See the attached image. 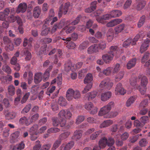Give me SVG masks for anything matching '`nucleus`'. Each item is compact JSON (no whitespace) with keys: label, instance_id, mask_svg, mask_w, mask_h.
<instances>
[{"label":"nucleus","instance_id":"f257e3e1","mask_svg":"<svg viewBox=\"0 0 150 150\" xmlns=\"http://www.w3.org/2000/svg\"><path fill=\"white\" fill-rule=\"evenodd\" d=\"M122 11L118 10H114L112 11L110 14H106L101 16H98L96 17V20L97 21L102 24H104V20L109 19L111 18H115L118 17L122 15Z\"/></svg>","mask_w":150,"mask_h":150},{"label":"nucleus","instance_id":"f03ea898","mask_svg":"<svg viewBox=\"0 0 150 150\" xmlns=\"http://www.w3.org/2000/svg\"><path fill=\"white\" fill-rule=\"evenodd\" d=\"M71 116L72 114L70 111L64 110H61L58 114L59 118L61 120L60 126L61 127H64L66 122V119H69Z\"/></svg>","mask_w":150,"mask_h":150},{"label":"nucleus","instance_id":"7ed1b4c3","mask_svg":"<svg viewBox=\"0 0 150 150\" xmlns=\"http://www.w3.org/2000/svg\"><path fill=\"white\" fill-rule=\"evenodd\" d=\"M140 37V36L139 35L137 34L136 35L133 39H132L131 38H128L123 42L122 44L123 47L127 48L130 45H131L132 46L135 45L136 44L137 42L138 41Z\"/></svg>","mask_w":150,"mask_h":150},{"label":"nucleus","instance_id":"20e7f679","mask_svg":"<svg viewBox=\"0 0 150 150\" xmlns=\"http://www.w3.org/2000/svg\"><path fill=\"white\" fill-rule=\"evenodd\" d=\"M113 83L109 79H107L102 81L100 83L99 86L105 89H109L112 86Z\"/></svg>","mask_w":150,"mask_h":150},{"label":"nucleus","instance_id":"39448f33","mask_svg":"<svg viewBox=\"0 0 150 150\" xmlns=\"http://www.w3.org/2000/svg\"><path fill=\"white\" fill-rule=\"evenodd\" d=\"M114 56V54L112 52H108L102 55V58L105 63L109 64L112 60Z\"/></svg>","mask_w":150,"mask_h":150},{"label":"nucleus","instance_id":"423d86ee","mask_svg":"<svg viewBox=\"0 0 150 150\" xmlns=\"http://www.w3.org/2000/svg\"><path fill=\"white\" fill-rule=\"evenodd\" d=\"M126 93L121 83H119L116 85L115 90V94L124 95Z\"/></svg>","mask_w":150,"mask_h":150},{"label":"nucleus","instance_id":"0eeeda50","mask_svg":"<svg viewBox=\"0 0 150 150\" xmlns=\"http://www.w3.org/2000/svg\"><path fill=\"white\" fill-rule=\"evenodd\" d=\"M85 108L88 110L92 109L90 112L91 114H95L96 113L97 111V108L94 106L93 103L91 102L88 103L86 104Z\"/></svg>","mask_w":150,"mask_h":150},{"label":"nucleus","instance_id":"6e6552de","mask_svg":"<svg viewBox=\"0 0 150 150\" xmlns=\"http://www.w3.org/2000/svg\"><path fill=\"white\" fill-rule=\"evenodd\" d=\"M138 78L139 79H141L142 86L146 87L148 82V79L146 77L142 74H140Z\"/></svg>","mask_w":150,"mask_h":150},{"label":"nucleus","instance_id":"1a4fd4ad","mask_svg":"<svg viewBox=\"0 0 150 150\" xmlns=\"http://www.w3.org/2000/svg\"><path fill=\"white\" fill-rule=\"evenodd\" d=\"M42 74L41 72H37L35 74L34 76V82L36 84L40 83L42 80Z\"/></svg>","mask_w":150,"mask_h":150},{"label":"nucleus","instance_id":"9d476101","mask_svg":"<svg viewBox=\"0 0 150 150\" xmlns=\"http://www.w3.org/2000/svg\"><path fill=\"white\" fill-rule=\"evenodd\" d=\"M22 56L25 57V59L26 61H29L31 58V54L29 51L26 49L23 50L21 52Z\"/></svg>","mask_w":150,"mask_h":150},{"label":"nucleus","instance_id":"9b49d317","mask_svg":"<svg viewBox=\"0 0 150 150\" xmlns=\"http://www.w3.org/2000/svg\"><path fill=\"white\" fill-rule=\"evenodd\" d=\"M122 21L121 19H116L108 23L106 26L109 27H112L121 23Z\"/></svg>","mask_w":150,"mask_h":150},{"label":"nucleus","instance_id":"f8f14e48","mask_svg":"<svg viewBox=\"0 0 150 150\" xmlns=\"http://www.w3.org/2000/svg\"><path fill=\"white\" fill-rule=\"evenodd\" d=\"M112 96V93L110 91H108L102 93L101 95L100 99L103 101H105L110 99Z\"/></svg>","mask_w":150,"mask_h":150},{"label":"nucleus","instance_id":"ddd939ff","mask_svg":"<svg viewBox=\"0 0 150 150\" xmlns=\"http://www.w3.org/2000/svg\"><path fill=\"white\" fill-rule=\"evenodd\" d=\"M149 39H147L142 44L140 48V52L141 53H143L147 49L149 45Z\"/></svg>","mask_w":150,"mask_h":150},{"label":"nucleus","instance_id":"4468645a","mask_svg":"<svg viewBox=\"0 0 150 150\" xmlns=\"http://www.w3.org/2000/svg\"><path fill=\"white\" fill-rule=\"evenodd\" d=\"M27 8V5L26 3H21L18 5L16 12L18 13L20 12L24 13L25 11Z\"/></svg>","mask_w":150,"mask_h":150},{"label":"nucleus","instance_id":"2eb2a0df","mask_svg":"<svg viewBox=\"0 0 150 150\" xmlns=\"http://www.w3.org/2000/svg\"><path fill=\"white\" fill-rule=\"evenodd\" d=\"M25 146L24 141H22L20 143L13 146L11 148V150H22Z\"/></svg>","mask_w":150,"mask_h":150},{"label":"nucleus","instance_id":"dca6fc26","mask_svg":"<svg viewBox=\"0 0 150 150\" xmlns=\"http://www.w3.org/2000/svg\"><path fill=\"white\" fill-rule=\"evenodd\" d=\"M74 145V142L71 141L67 144L65 146L62 144L60 147L61 150H70Z\"/></svg>","mask_w":150,"mask_h":150},{"label":"nucleus","instance_id":"f3484780","mask_svg":"<svg viewBox=\"0 0 150 150\" xmlns=\"http://www.w3.org/2000/svg\"><path fill=\"white\" fill-rule=\"evenodd\" d=\"M98 51V50L96 44L90 46L87 50L88 53L91 54Z\"/></svg>","mask_w":150,"mask_h":150},{"label":"nucleus","instance_id":"a211bd4d","mask_svg":"<svg viewBox=\"0 0 150 150\" xmlns=\"http://www.w3.org/2000/svg\"><path fill=\"white\" fill-rule=\"evenodd\" d=\"M114 35L113 30L112 28H110L107 33V39L108 42H111L113 39Z\"/></svg>","mask_w":150,"mask_h":150},{"label":"nucleus","instance_id":"6ab92c4d","mask_svg":"<svg viewBox=\"0 0 150 150\" xmlns=\"http://www.w3.org/2000/svg\"><path fill=\"white\" fill-rule=\"evenodd\" d=\"M110 110L105 106L101 108L98 113V115L100 116H102L104 115H107L109 114Z\"/></svg>","mask_w":150,"mask_h":150},{"label":"nucleus","instance_id":"aec40b11","mask_svg":"<svg viewBox=\"0 0 150 150\" xmlns=\"http://www.w3.org/2000/svg\"><path fill=\"white\" fill-rule=\"evenodd\" d=\"M93 78L92 74L89 73L88 74L84 80V82L85 84H92Z\"/></svg>","mask_w":150,"mask_h":150},{"label":"nucleus","instance_id":"412c9836","mask_svg":"<svg viewBox=\"0 0 150 150\" xmlns=\"http://www.w3.org/2000/svg\"><path fill=\"white\" fill-rule=\"evenodd\" d=\"M70 4L69 2L65 3L62 4L60 7V10H62L63 11V13L64 15L66 14L68 11L69 8Z\"/></svg>","mask_w":150,"mask_h":150},{"label":"nucleus","instance_id":"4be33fe9","mask_svg":"<svg viewBox=\"0 0 150 150\" xmlns=\"http://www.w3.org/2000/svg\"><path fill=\"white\" fill-rule=\"evenodd\" d=\"M73 93V90L72 89L69 88L66 94V98L68 100H71L74 98Z\"/></svg>","mask_w":150,"mask_h":150},{"label":"nucleus","instance_id":"5701e85b","mask_svg":"<svg viewBox=\"0 0 150 150\" xmlns=\"http://www.w3.org/2000/svg\"><path fill=\"white\" fill-rule=\"evenodd\" d=\"M97 45L98 50L100 49L103 50L105 49L106 47V42L105 41L101 40Z\"/></svg>","mask_w":150,"mask_h":150},{"label":"nucleus","instance_id":"b1692460","mask_svg":"<svg viewBox=\"0 0 150 150\" xmlns=\"http://www.w3.org/2000/svg\"><path fill=\"white\" fill-rule=\"evenodd\" d=\"M48 52V48L47 47V45H44L40 48L38 54L39 55H40L42 54H46Z\"/></svg>","mask_w":150,"mask_h":150},{"label":"nucleus","instance_id":"393cba45","mask_svg":"<svg viewBox=\"0 0 150 150\" xmlns=\"http://www.w3.org/2000/svg\"><path fill=\"white\" fill-rule=\"evenodd\" d=\"M137 98V96H132L129 97L127 100L126 103L127 106L128 107L130 106L134 102Z\"/></svg>","mask_w":150,"mask_h":150},{"label":"nucleus","instance_id":"a878e982","mask_svg":"<svg viewBox=\"0 0 150 150\" xmlns=\"http://www.w3.org/2000/svg\"><path fill=\"white\" fill-rule=\"evenodd\" d=\"M113 123V121L110 120H108L104 121L100 125V127L101 128L108 127Z\"/></svg>","mask_w":150,"mask_h":150},{"label":"nucleus","instance_id":"bb28decb","mask_svg":"<svg viewBox=\"0 0 150 150\" xmlns=\"http://www.w3.org/2000/svg\"><path fill=\"white\" fill-rule=\"evenodd\" d=\"M19 122L20 124H24L26 126H28L31 124L28 119L25 116L21 117L19 120Z\"/></svg>","mask_w":150,"mask_h":150},{"label":"nucleus","instance_id":"cd10ccee","mask_svg":"<svg viewBox=\"0 0 150 150\" xmlns=\"http://www.w3.org/2000/svg\"><path fill=\"white\" fill-rule=\"evenodd\" d=\"M97 94V92L95 91L88 93L86 95L88 100V101L92 100L96 96Z\"/></svg>","mask_w":150,"mask_h":150},{"label":"nucleus","instance_id":"c85d7f7f","mask_svg":"<svg viewBox=\"0 0 150 150\" xmlns=\"http://www.w3.org/2000/svg\"><path fill=\"white\" fill-rule=\"evenodd\" d=\"M82 134V132L81 131L76 130L74 133L73 138L77 140L81 138Z\"/></svg>","mask_w":150,"mask_h":150},{"label":"nucleus","instance_id":"c756f323","mask_svg":"<svg viewBox=\"0 0 150 150\" xmlns=\"http://www.w3.org/2000/svg\"><path fill=\"white\" fill-rule=\"evenodd\" d=\"M5 114L6 118L8 120L13 119L16 116V113L13 112H5Z\"/></svg>","mask_w":150,"mask_h":150},{"label":"nucleus","instance_id":"7c9ffc66","mask_svg":"<svg viewBox=\"0 0 150 150\" xmlns=\"http://www.w3.org/2000/svg\"><path fill=\"white\" fill-rule=\"evenodd\" d=\"M107 139L105 137L102 138L99 141V145L102 148H105L107 145Z\"/></svg>","mask_w":150,"mask_h":150},{"label":"nucleus","instance_id":"2f4dec72","mask_svg":"<svg viewBox=\"0 0 150 150\" xmlns=\"http://www.w3.org/2000/svg\"><path fill=\"white\" fill-rule=\"evenodd\" d=\"M136 59L134 58L129 61L127 63V69H130L134 66L136 64Z\"/></svg>","mask_w":150,"mask_h":150},{"label":"nucleus","instance_id":"473e14b6","mask_svg":"<svg viewBox=\"0 0 150 150\" xmlns=\"http://www.w3.org/2000/svg\"><path fill=\"white\" fill-rule=\"evenodd\" d=\"M40 13L41 8L39 6H36L34 8L33 12V16L35 18H38Z\"/></svg>","mask_w":150,"mask_h":150},{"label":"nucleus","instance_id":"72a5a7b5","mask_svg":"<svg viewBox=\"0 0 150 150\" xmlns=\"http://www.w3.org/2000/svg\"><path fill=\"white\" fill-rule=\"evenodd\" d=\"M38 126L37 124L34 125L31 127L30 128L29 130L30 134H38L37 132Z\"/></svg>","mask_w":150,"mask_h":150},{"label":"nucleus","instance_id":"f704fd0d","mask_svg":"<svg viewBox=\"0 0 150 150\" xmlns=\"http://www.w3.org/2000/svg\"><path fill=\"white\" fill-rule=\"evenodd\" d=\"M70 134L69 132H66L62 133L59 136V140L61 141L65 139L68 137Z\"/></svg>","mask_w":150,"mask_h":150},{"label":"nucleus","instance_id":"c9c22d12","mask_svg":"<svg viewBox=\"0 0 150 150\" xmlns=\"http://www.w3.org/2000/svg\"><path fill=\"white\" fill-rule=\"evenodd\" d=\"M20 135V132L19 131H16L11 134V139L12 140V142H16L17 141V138Z\"/></svg>","mask_w":150,"mask_h":150},{"label":"nucleus","instance_id":"e433bc0d","mask_svg":"<svg viewBox=\"0 0 150 150\" xmlns=\"http://www.w3.org/2000/svg\"><path fill=\"white\" fill-rule=\"evenodd\" d=\"M8 94L11 96L14 95L15 93V87L12 85H11L8 87Z\"/></svg>","mask_w":150,"mask_h":150},{"label":"nucleus","instance_id":"4c0bfd02","mask_svg":"<svg viewBox=\"0 0 150 150\" xmlns=\"http://www.w3.org/2000/svg\"><path fill=\"white\" fill-rule=\"evenodd\" d=\"M125 27V25L124 24H122L120 25L115 27V33L118 34L123 30Z\"/></svg>","mask_w":150,"mask_h":150},{"label":"nucleus","instance_id":"58836bf2","mask_svg":"<svg viewBox=\"0 0 150 150\" xmlns=\"http://www.w3.org/2000/svg\"><path fill=\"white\" fill-rule=\"evenodd\" d=\"M137 78L135 77L132 78L130 80V85L134 87V89H137L138 88V86L137 84Z\"/></svg>","mask_w":150,"mask_h":150},{"label":"nucleus","instance_id":"ea45409f","mask_svg":"<svg viewBox=\"0 0 150 150\" xmlns=\"http://www.w3.org/2000/svg\"><path fill=\"white\" fill-rule=\"evenodd\" d=\"M50 31V28L49 27H45L44 26L43 30H42L41 35L42 36H45L47 35Z\"/></svg>","mask_w":150,"mask_h":150},{"label":"nucleus","instance_id":"a19ab883","mask_svg":"<svg viewBox=\"0 0 150 150\" xmlns=\"http://www.w3.org/2000/svg\"><path fill=\"white\" fill-rule=\"evenodd\" d=\"M124 72L121 71L117 74L115 77V81L117 82L120 81L123 77Z\"/></svg>","mask_w":150,"mask_h":150},{"label":"nucleus","instance_id":"79ce46f5","mask_svg":"<svg viewBox=\"0 0 150 150\" xmlns=\"http://www.w3.org/2000/svg\"><path fill=\"white\" fill-rule=\"evenodd\" d=\"M102 132V130H100L96 132L90 136V139L92 140L95 139Z\"/></svg>","mask_w":150,"mask_h":150},{"label":"nucleus","instance_id":"37998d69","mask_svg":"<svg viewBox=\"0 0 150 150\" xmlns=\"http://www.w3.org/2000/svg\"><path fill=\"white\" fill-rule=\"evenodd\" d=\"M72 64L70 61L66 62L65 64V70L67 72L69 71L71 68Z\"/></svg>","mask_w":150,"mask_h":150},{"label":"nucleus","instance_id":"c03bdc74","mask_svg":"<svg viewBox=\"0 0 150 150\" xmlns=\"http://www.w3.org/2000/svg\"><path fill=\"white\" fill-rule=\"evenodd\" d=\"M145 5V1H142L138 2L136 8L137 10H141L144 7Z\"/></svg>","mask_w":150,"mask_h":150},{"label":"nucleus","instance_id":"a18cd8bd","mask_svg":"<svg viewBox=\"0 0 150 150\" xmlns=\"http://www.w3.org/2000/svg\"><path fill=\"white\" fill-rule=\"evenodd\" d=\"M118 114V112L117 111L111 112L106 116H105L104 117L106 118L114 117L116 116Z\"/></svg>","mask_w":150,"mask_h":150},{"label":"nucleus","instance_id":"49530a36","mask_svg":"<svg viewBox=\"0 0 150 150\" xmlns=\"http://www.w3.org/2000/svg\"><path fill=\"white\" fill-rule=\"evenodd\" d=\"M58 104L61 106H64L67 104L65 99L62 97L59 98L58 100Z\"/></svg>","mask_w":150,"mask_h":150},{"label":"nucleus","instance_id":"de8ad7c7","mask_svg":"<svg viewBox=\"0 0 150 150\" xmlns=\"http://www.w3.org/2000/svg\"><path fill=\"white\" fill-rule=\"evenodd\" d=\"M60 130L58 128L52 127L47 130V132L48 134H51L54 133H57L59 132Z\"/></svg>","mask_w":150,"mask_h":150},{"label":"nucleus","instance_id":"09e8293b","mask_svg":"<svg viewBox=\"0 0 150 150\" xmlns=\"http://www.w3.org/2000/svg\"><path fill=\"white\" fill-rule=\"evenodd\" d=\"M112 69V67H108L103 71V73L106 76L109 75L111 74Z\"/></svg>","mask_w":150,"mask_h":150},{"label":"nucleus","instance_id":"8fccbe9b","mask_svg":"<svg viewBox=\"0 0 150 150\" xmlns=\"http://www.w3.org/2000/svg\"><path fill=\"white\" fill-rule=\"evenodd\" d=\"M145 20V16H142L140 18L138 23V26L140 28L144 24Z\"/></svg>","mask_w":150,"mask_h":150},{"label":"nucleus","instance_id":"3c124183","mask_svg":"<svg viewBox=\"0 0 150 150\" xmlns=\"http://www.w3.org/2000/svg\"><path fill=\"white\" fill-rule=\"evenodd\" d=\"M149 53L148 52H146L142 59V63H144L146 62V60L149 58Z\"/></svg>","mask_w":150,"mask_h":150},{"label":"nucleus","instance_id":"603ef678","mask_svg":"<svg viewBox=\"0 0 150 150\" xmlns=\"http://www.w3.org/2000/svg\"><path fill=\"white\" fill-rule=\"evenodd\" d=\"M92 84H87L82 91V93L83 94L89 91L92 87Z\"/></svg>","mask_w":150,"mask_h":150},{"label":"nucleus","instance_id":"864d4df0","mask_svg":"<svg viewBox=\"0 0 150 150\" xmlns=\"http://www.w3.org/2000/svg\"><path fill=\"white\" fill-rule=\"evenodd\" d=\"M52 121L53 125L54 126H57L59 124L60 125V121H59L58 118L57 117H53L52 118Z\"/></svg>","mask_w":150,"mask_h":150},{"label":"nucleus","instance_id":"5fc2aeb1","mask_svg":"<svg viewBox=\"0 0 150 150\" xmlns=\"http://www.w3.org/2000/svg\"><path fill=\"white\" fill-rule=\"evenodd\" d=\"M31 105L30 104L27 105L22 110L21 113L23 114H25L28 112L31 109Z\"/></svg>","mask_w":150,"mask_h":150},{"label":"nucleus","instance_id":"6e6d98bb","mask_svg":"<svg viewBox=\"0 0 150 150\" xmlns=\"http://www.w3.org/2000/svg\"><path fill=\"white\" fill-rule=\"evenodd\" d=\"M85 117L83 116L79 115L78 116L76 119V123L77 125H78L83 121Z\"/></svg>","mask_w":150,"mask_h":150},{"label":"nucleus","instance_id":"4d7b16f0","mask_svg":"<svg viewBox=\"0 0 150 150\" xmlns=\"http://www.w3.org/2000/svg\"><path fill=\"white\" fill-rule=\"evenodd\" d=\"M50 75L49 69H47L46 70L43 75V81H45L47 80L49 77Z\"/></svg>","mask_w":150,"mask_h":150},{"label":"nucleus","instance_id":"13d9d810","mask_svg":"<svg viewBox=\"0 0 150 150\" xmlns=\"http://www.w3.org/2000/svg\"><path fill=\"white\" fill-rule=\"evenodd\" d=\"M44 22L45 25L49 24L50 23L51 25H52L55 22L52 19V17H49L47 18L44 21Z\"/></svg>","mask_w":150,"mask_h":150},{"label":"nucleus","instance_id":"bf43d9fd","mask_svg":"<svg viewBox=\"0 0 150 150\" xmlns=\"http://www.w3.org/2000/svg\"><path fill=\"white\" fill-rule=\"evenodd\" d=\"M66 30V33L67 34H69L72 32L75 29V27L74 26H71L68 27L67 26L65 28Z\"/></svg>","mask_w":150,"mask_h":150},{"label":"nucleus","instance_id":"052dcab7","mask_svg":"<svg viewBox=\"0 0 150 150\" xmlns=\"http://www.w3.org/2000/svg\"><path fill=\"white\" fill-rule=\"evenodd\" d=\"M30 95V93L29 92H28L24 95L21 101V103L22 104L26 102Z\"/></svg>","mask_w":150,"mask_h":150},{"label":"nucleus","instance_id":"680f3d73","mask_svg":"<svg viewBox=\"0 0 150 150\" xmlns=\"http://www.w3.org/2000/svg\"><path fill=\"white\" fill-rule=\"evenodd\" d=\"M120 65L118 63L116 64L114 66V67L112 71V73L115 74L117 73L120 70Z\"/></svg>","mask_w":150,"mask_h":150},{"label":"nucleus","instance_id":"e2e57ef3","mask_svg":"<svg viewBox=\"0 0 150 150\" xmlns=\"http://www.w3.org/2000/svg\"><path fill=\"white\" fill-rule=\"evenodd\" d=\"M2 69L4 71L6 72L8 74H10L11 70L10 67L8 65H4Z\"/></svg>","mask_w":150,"mask_h":150},{"label":"nucleus","instance_id":"0e129e2a","mask_svg":"<svg viewBox=\"0 0 150 150\" xmlns=\"http://www.w3.org/2000/svg\"><path fill=\"white\" fill-rule=\"evenodd\" d=\"M132 3V1L131 0H127L124 5L123 9L125 10L128 8L130 6Z\"/></svg>","mask_w":150,"mask_h":150},{"label":"nucleus","instance_id":"69168bd1","mask_svg":"<svg viewBox=\"0 0 150 150\" xmlns=\"http://www.w3.org/2000/svg\"><path fill=\"white\" fill-rule=\"evenodd\" d=\"M148 100L145 99L142 100L140 104V106L141 107L144 108L146 107L148 105Z\"/></svg>","mask_w":150,"mask_h":150},{"label":"nucleus","instance_id":"338daca9","mask_svg":"<svg viewBox=\"0 0 150 150\" xmlns=\"http://www.w3.org/2000/svg\"><path fill=\"white\" fill-rule=\"evenodd\" d=\"M3 41L4 44L6 45L11 42V40L7 36H4L3 38Z\"/></svg>","mask_w":150,"mask_h":150},{"label":"nucleus","instance_id":"774afa93","mask_svg":"<svg viewBox=\"0 0 150 150\" xmlns=\"http://www.w3.org/2000/svg\"><path fill=\"white\" fill-rule=\"evenodd\" d=\"M41 146L40 144V141H37L35 142V144L34 146L33 150H39Z\"/></svg>","mask_w":150,"mask_h":150}]
</instances>
